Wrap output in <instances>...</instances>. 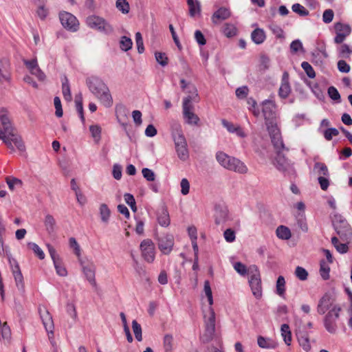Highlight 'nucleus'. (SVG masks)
Wrapping results in <instances>:
<instances>
[{
	"label": "nucleus",
	"mask_w": 352,
	"mask_h": 352,
	"mask_svg": "<svg viewBox=\"0 0 352 352\" xmlns=\"http://www.w3.org/2000/svg\"><path fill=\"white\" fill-rule=\"evenodd\" d=\"M0 334L2 338L4 340H9L11 338V330L7 322H4L0 327Z\"/></svg>",
	"instance_id": "49"
},
{
	"label": "nucleus",
	"mask_w": 352,
	"mask_h": 352,
	"mask_svg": "<svg viewBox=\"0 0 352 352\" xmlns=\"http://www.w3.org/2000/svg\"><path fill=\"white\" fill-rule=\"evenodd\" d=\"M339 135V131L336 128H328L327 129L324 130L323 132V135L324 138L330 141L332 140L333 136H337Z\"/></svg>",
	"instance_id": "57"
},
{
	"label": "nucleus",
	"mask_w": 352,
	"mask_h": 352,
	"mask_svg": "<svg viewBox=\"0 0 352 352\" xmlns=\"http://www.w3.org/2000/svg\"><path fill=\"white\" fill-rule=\"evenodd\" d=\"M142 173L144 178L148 182H154L155 180V174L150 168H144L142 170Z\"/></svg>",
	"instance_id": "55"
},
{
	"label": "nucleus",
	"mask_w": 352,
	"mask_h": 352,
	"mask_svg": "<svg viewBox=\"0 0 352 352\" xmlns=\"http://www.w3.org/2000/svg\"><path fill=\"white\" fill-rule=\"evenodd\" d=\"M296 276L300 280H305L308 277L307 271L302 267L298 266L295 270Z\"/></svg>",
	"instance_id": "56"
},
{
	"label": "nucleus",
	"mask_w": 352,
	"mask_h": 352,
	"mask_svg": "<svg viewBox=\"0 0 352 352\" xmlns=\"http://www.w3.org/2000/svg\"><path fill=\"white\" fill-rule=\"evenodd\" d=\"M276 294L283 297L285 293V280L283 276H279L276 284Z\"/></svg>",
	"instance_id": "33"
},
{
	"label": "nucleus",
	"mask_w": 352,
	"mask_h": 352,
	"mask_svg": "<svg viewBox=\"0 0 352 352\" xmlns=\"http://www.w3.org/2000/svg\"><path fill=\"white\" fill-rule=\"evenodd\" d=\"M228 217V210L226 206L217 205L214 208V221L217 225L226 222Z\"/></svg>",
	"instance_id": "16"
},
{
	"label": "nucleus",
	"mask_w": 352,
	"mask_h": 352,
	"mask_svg": "<svg viewBox=\"0 0 352 352\" xmlns=\"http://www.w3.org/2000/svg\"><path fill=\"white\" fill-rule=\"evenodd\" d=\"M135 42L138 53L142 54L144 52V47L142 34L139 32L135 34Z\"/></svg>",
	"instance_id": "61"
},
{
	"label": "nucleus",
	"mask_w": 352,
	"mask_h": 352,
	"mask_svg": "<svg viewBox=\"0 0 352 352\" xmlns=\"http://www.w3.org/2000/svg\"><path fill=\"white\" fill-rule=\"evenodd\" d=\"M175 149L177 156L181 160L186 161L188 158L189 154L187 146H177L175 147Z\"/></svg>",
	"instance_id": "40"
},
{
	"label": "nucleus",
	"mask_w": 352,
	"mask_h": 352,
	"mask_svg": "<svg viewBox=\"0 0 352 352\" xmlns=\"http://www.w3.org/2000/svg\"><path fill=\"white\" fill-rule=\"evenodd\" d=\"M86 83L90 91L100 100L105 107H111L113 98L107 85L98 77L87 78Z\"/></svg>",
	"instance_id": "2"
},
{
	"label": "nucleus",
	"mask_w": 352,
	"mask_h": 352,
	"mask_svg": "<svg viewBox=\"0 0 352 352\" xmlns=\"http://www.w3.org/2000/svg\"><path fill=\"white\" fill-rule=\"evenodd\" d=\"M124 198L125 202L130 206L133 212H135L137 211V206L133 195L130 193H125Z\"/></svg>",
	"instance_id": "46"
},
{
	"label": "nucleus",
	"mask_w": 352,
	"mask_h": 352,
	"mask_svg": "<svg viewBox=\"0 0 352 352\" xmlns=\"http://www.w3.org/2000/svg\"><path fill=\"white\" fill-rule=\"evenodd\" d=\"M157 245L160 251L164 254H168L173 247L174 239L172 234H164L157 239Z\"/></svg>",
	"instance_id": "11"
},
{
	"label": "nucleus",
	"mask_w": 352,
	"mask_h": 352,
	"mask_svg": "<svg viewBox=\"0 0 352 352\" xmlns=\"http://www.w3.org/2000/svg\"><path fill=\"white\" fill-rule=\"evenodd\" d=\"M296 336L298 341L299 342V344L302 347V349L308 351L311 349V344L309 342V334L305 331H302L300 329H298L296 331Z\"/></svg>",
	"instance_id": "22"
},
{
	"label": "nucleus",
	"mask_w": 352,
	"mask_h": 352,
	"mask_svg": "<svg viewBox=\"0 0 352 352\" xmlns=\"http://www.w3.org/2000/svg\"><path fill=\"white\" fill-rule=\"evenodd\" d=\"M234 269L241 276H245L249 274V268L248 269L246 265L241 262H236L234 264Z\"/></svg>",
	"instance_id": "52"
},
{
	"label": "nucleus",
	"mask_w": 352,
	"mask_h": 352,
	"mask_svg": "<svg viewBox=\"0 0 352 352\" xmlns=\"http://www.w3.org/2000/svg\"><path fill=\"white\" fill-rule=\"evenodd\" d=\"M248 271L250 276L249 285L252 294L256 298L260 299L262 297L263 291L259 270L256 265H252L249 267Z\"/></svg>",
	"instance_id": "4"
},
{
	"label": "nucleus",
	"mask_w": 352,
	"mask_h": 352,
	"mask_svg": "<svg viewBox=\"0 0 352 352\" xmlns=\"http://www.w3.org/2000/svg\"><path fill=\"white\" fill-rule=\"evenodd\" d=\"M275 102L272 100H265L262 102V112L265 120L272 119L275 116Z\"/></svg>",
	"instance_id": "15"
},
{
	"label": "nucleus",
	"mask_w": 352,
	"mask_h": 352,
	"mask_svg": "<svg viewBox=\"0 0 352 352\" xmlns=\"http://www.w3.org/2000/svg\"><path fill=\"white\" fill-rule=\"evenodd\" d=\"M13 263L11 260H10V263L11 265L12 272L16 282V286L18 289L21 292H24V283H23V276L21 272L19 265L16 260L13 259Z\"/></svg>",
	"instance_id": "13"
},
{
	"label": "nucleus",
	"mask_w": 352,
	"mask_h": 352,
	"mask_svg": "<svg viewBox=\"0 0 352 352\" xmlns=\"http://www.w3.org/2000/svg\"><path fill=\"white\" fill-rule=\"evenodd\" d=\"M216 159L223 167L228 170L241 174L245 173L248 171V168L241 161L235 157H230L222 151L217 153Z\"/></svg>",
	"instance_id": "3"
},
{
	"label": "nucleus",
	"mask_w": 352,
	"mask_h": 352,
	"mask_svg": "<svg viewBox=\"0 0 352 352\" xmlns=\"http://www.w3.org/2000/svg\"><path fill=\"white\" fill-rule=\"evenodd\" d=\"M303 50V46L302 42L298 40L293 41L290 44V51L292 53L295 54L297 53L299 50Z\"/></svg>",
	"instance_id": "63"
},
{
	"label": "nucleus",
	"mask_w": 352,
	"mask_h": 352,
	"mask_svg": "<svg viewBox=\"0 0 352 352\" xmlns=\"http://www.w3.org/2000/svg\"><path fill=\"white\" fill-rule=\"evenodd\" d=\"M292 10L301 16L309 15V11L300 3H295L292 7Z\"/></svg>",
	"instance_id": "51"
},
{
	"label": "nucleus",
	"mask_w": 352,
	"mask_h": 352,
	"mask_svg": "<svg viewBox=\"0 0 352 352\" xmlns=\"http://www.w3.org/2000/svg\"><path fill=\"white\" fill-rule=\"evenodd\" d=\"M59 19L62 25L71 31L75 32L78 30V22L75 16L67 12H62L59 14Z\"/></svg>",
	"instance_id": "9"
},
{
	"label": "nucleus",
	"mask_w": 352,
	"mask_h": 352,
	"mask_svg": "<svg viewBox=\"0 0 352 352\" xmlns=\"http://www.w3.org/2000/svg\"><path fill=\"white\" fill-rule=\"evenodd\" d=\"M155 57L156 61L162 67H165L168 65V58L165 53L156 52L155 53Z\"/></svg>",
	"instance_id": "47"
},
{
	"label": "nucleus",
	"mask_w": 352,
	"mask_h": 352,
	"mask_svg": "<svg viewBox=\"0 0 352 352\" xmlns=\"http://www.w3.org/2000/svg\"><path fill=\"white\" fill-rule=\"evenodd\" d=\"M132 329L135 335L136 340L139 342L142 340V327L140 324L135 320H133L132 322Z\"/></svg>",
	"instance_id": "42"
},
{
	"label": "nucleus",
	"mask_w": 352,
	"mask_h": 352,
	"mask_svg": "<svg viewBox=\"0 0 352 352\" xmlns=\"http://www.w3.org/2000/svg\"><path fill=\"white\" fill-rule=\"evenodd\" d=\"M76 111L78 113L80 120L82 122H85V117L83 113V105L82 96H76L75 100Z\"/></svg>",
	"instance_id": "41"
},
{
	"label": "nucleus",
	"mask_w": 352,
	"mask_h": 352,
	"mask_svg": "<svg viewBox=\"0 0 352 352\" xmlns=\"http://www.w3.org/2000/svg\"><path fill=\"white\" fill-rule=\"evenodd\" d=\"M223 32L227 37H232L236 34V28L232 24L226 23L223 27Z\"/></svg>",
	"instance_id": "50"
},
{
	"label": "nucleus",
	"mask_w": 352,
	"mask_h": 352,
	"mask_svg": "<svg viewBox=\"0 0 352 352\" xmlns=\"http://www.w3.org/2000/svg\"><path fill=\"white\" fill-rule=\"evenodd\" d=\"M336 33H342L344 34H350L351 29L349 25L344 24L341 22L336 23L334 25Z\"/></svg>",
	"instance_id": "35"
},
{
	"label": "nucleus",
	"mask_w": 352,
	"mask_h": 352,
	"mask_svg": "<svg viewBox=\"0 0 352 352\" xmlns=\"http://www.w3.org/2000/svg\"><path fill=\"white\" fill-rule=\"evenodd\" d=\"M89 131L95 141L98 142L101 138V128L98 125H91Z\"/></svg>",
	"instance_id": "48"
},
{
	"label": "nucleus",
	"mask_w": 352,
	"mask_h": 352,
	"mask_svg": "<svg viewBox=\"0 0 352 352\" xmlns=\"http://www.w3.org/2000/svg\"><path fill=\"white\" fill-rule=\"evenodd\" d=\"M276 236L283 240H287L290 239L292 234L290 230L285 226H280L276 228Z\"/></svg>",
	"instance_id": "30"
},
{
	"label": "nucleus",
	"mask_w": 352,
	"mask_h": 352,
	"mask_svg": "<svg viewBox=\"0 0 352 352\" xmlns=\"http://www.w3.org/2000/svg\"><path fill=\"white\" fill-rule=\"evenodd\" d=\"M43 223L47 233L52 234L55 232L56 220L52 214H47L45 216Z\"/></svg>",
	"instance_id": "25"
},
{
	"label": "nucleus",
	"mask_w": 352,
	"mask_h": 352,
	"mask_svg": "<svg viewBox=\"0 0 352 352\" xmlns=\"http://www.w3.org/2000/svg\"><path fill=\"white\" fill-rule=\"evenodd\" d=\"M332 222L336 233L343 241L352 239V229L345 219L340 215H335Z\"/></svg>",
	"instance_id": "5"
},
{
	"label": "nucleus",
	"mask_w": 352,
	"mask_h": 352,
	"mask_svg": "<svg viewBox=\"0 0 352 352\" xmlns=\"http://www.w3.org/2000/svg\"><path fill=\"white\" fill-rule=\"evenodd\" d=\"M276 153L274 165L279 170L285 172L290 168V162L281 151H277Z\"/></svg>",
	"instance_id": "17"
},
{
	"label": "nucleus",
	"mask_w": 352,
	"mask_h": 352,
	"mask_svg": "<svg viewBox=\"0 0 352 352\" xmlns=\"http://www.w3.org/2000/svg\"><path fill=\"white\" fill-rule=\"evenodd\" d=\"M116 6L122 14H128L130 10L129 4L126 0H117Z\"/></svg>",
	"instance_id": "39"
},
{
	"label": "nucleus",
	"mask_w": 352,
	"mask_h": 352,
	"mask_svg": "<svg viewBox=\"0 0 352 352\" xmlns=\"http://www.w3.org/2000/svg\"><path fill=\"white\" fill-rule=\"evenodd\" d=\"M292 88L289 82V74L285 72L282 76L281 84L278 89V96L282 99H286L290 94Z\"/></svg>",
	"instance_id": "14"
},
{
	"label": "nucleus",
	"mask_w": 352,
	"mask_h": 352,
	"mask_svg": "<svg viewBox=\"0 0 352 352\" xmlns=\"http://www.w3.org/2000/svg\"><path fill=\"white\" fill-rule=\"evenodd\" d=\"M183 116L186 122L190 125L199 126L200 119L197 115L193 112L194 106L190 104V99L183 100Z\"/></svg>",
	"instance_id": "8"
},
{
	"label": "nucleus",
	"mask_w": 352,
	"mask_h": 352,
	"mask_svg": "<svg viewBox=\"0 0 352 352\" xmlns=\"http://www.w3.org/2000/svg\"><path fill=\"white\" fill-rule=\"evenodd\" d=\"M333 305V299L328 294H325L319 300L317 311L319 314H324L329 309H331Z\"/></svg>",
	"instance_id": "19"
},
{
	"label": "nucleus",
	"mask_w": 352,
	"mask_h": 352,
	"mask_svg": "<svg viewBox=\"0 0 352 352\" xmlns=\"http://www.w3.org/2000/svg\"><path fill=\"white\" fill-rule=\"evenodd\" d=\"M140 249L142 255L148 263H152L155 259V246L151 239H144L141 242Z\"/></svg>",
	"instance_id": "10"
},
{
	"label": "nucleus",
	"mask_w": 352,
	"mask_h": 352,
	"mask_svg": "<svg viewBox=\"0 0 352 352\" xmlns=\"http://www.w3.org/2000/svg\"><path fill=\"white\" fill-rule=\"evenodd\" d=\"M6 182L10 190H13L14 189V186L21 187L23 182L21 179H17L16 177H12V179L7 177Z\"/></svg>",
	"instance_id": "58"
},
{
	"label": "nucleus",
	"mask_w": 352,
	"mask_h": 352,
	"mask_svg": "<svg viewBox=\"0 0 352 352\" xmlns=\"http://www.w3.org/2000/svg\"><path fill=\"white\" fill-rule=\"evenodd\" d=\"M281 336L284 342L287 346H290L292 343V332L289 326L287 324H283L280 327Z\"/></svg>",
	"instance_id": "29"
},
{
	"label": "nucleus",
	"mask_w": 352,
	"mask_h": 352,
	"mask_svg": "<svg viewBox=\"0 0 352 352\" xmlns=\"http://www.w3.org/2000/svg\"><path fill=\"white\" fill-rule=\"evenodd\" d=\"M210 316L205 320V329L215 330V314L213 309L209 308Z\"/></svg>",
	"instance_id": "34"
},
{
	"label": "nucleus",
	"mask_w": 352,
	"mask_h": 352,
	"mask_svg": "<svg viewBox=\"0 0 352 352\" xmlns=\"http://www.w3.org/2000/svg\"><path fill=\"white\" fill-rule=\"evenodd\" d=\"M38 311L46 331L48 333L53 334L54 325L52 315L45 307H39Z\"/></svg>",
	"instance_id": "12"
},
{
	"label": "nucleus",
	"mask_w": 352,
	"mask_h": 352,
	"mask_svg": "<svg viewBox=\"0 0 352 352\" xmlns=\"http://www.w3.org/2000/svg\"><path fill=\"white\" fill-rule=\"evenodd\" d=\"M53 263L58 275L60 276H66L67 275V271L63 265L61 258L56 260Z\"/></svg>",
	"instance_id": "37"
},
{
	"label": "nucleus",
	"mask_w": 352,
	"mask_h": 352,
	"mask_svg": "<svg viewBox=\"0 0 352 352\" xmlns=\"http://www.w3.org/2000/svg\"><path fill=\"white\" fill-rule=\"evenodd\" d=\"M133 45L132 40L126 36H123L120 38V47L124 52H127L131 49Z\"/></svg>",
	"instance_id": "38"
},
{
	"label": "nucleus",
	"mask_w": 352,
	"mask_h": 352,
	"mask_svg": "<svg viewBox=\"0 0 352 352\" xmlns=\"http://www.w3.org/2000/svg\"><path fill=\"white\" fill-rule=\"evenodd\" d=\"M231 15L229 9L221 7L214 12L211 17L212 21L214 24L219 23L221 21L228 19Z\"/></svg>",
	"instance_id": "20"
},
{
	"label": "nucleus",
	"mask_w": 352,
	"mask_h": 352,
	"mask_svg": "<svg viewBox=\"0 0 352 352\" xmlns=\"http://www.w3.org/2000/svg\"><path fill=\"white\" fill-rule=\"evenodd\" d=\"M301 67L304 69L308 77H309L310 78H314L316 76V73L312 66L308 62H302L301 63Z\"/></svg>",
	"instance_id": "53"
},
{
	"label": "nucleus",
	"mask_w": 352,
	"mask_h": 352,
	"mask_svg": "<svg viewBox=\"0 0 352 352\" xmlns=\"http://www.w3.org/2000/svg\"><path fill=\"white\" fill-rule=\"evenodd\" d=\"M28 246L41 260L44 259L45 254L36 243L30 242L28 243Z\"/></svg>",
	"instance_id": "43"
},
{
	"label": "nucleus",
	"mask_w": 352,
	"mask_h": 352,
	"mask_svg": "<svg viewBox=\"0 0 352 352\" xmlns=\"http://www.w3.org/2000/svg\"><path fill=\"white\" fill-rule=\"evenodd\" d=\"M88 25L107 34L113 32V28L105 19L98 16H90L87 19Z\"/></svg>",
	"instance_id": "7"
},
{
	"label": "nucleus",
	"mask_w": 352,
	"mask_h": 352,
	"mask_svg": "<svg viewBox=\"0 0 352 352\" xmlns=\"http://www.w3.org/2000/svg\"><path fill=\"white\" fill-rule=\"evenodd\" d=\"M187 3L189 7V14L190 16L193 17L197 14H200L201 5L198 1L194 2V0H187Z\"/></svg>",
	"instance_id": "31"
},
{
	"label": "nucleus",
	"mask_w": 352,
	"mask_h": 352,
	"mask_svg": "<svg viewBox=\"0 0 352 352\" xmlns=\"http://www.w3.org/2000/svg\"><path fill=\"white\" fill-rule=\"evenodd\" d=\"M0 139L12 153L15 151L14 145L21 152L25 151L22 138L12 126L4 108H0Z\"/></svg>",
	"instance_id": "1"
},
{
	"label": "nucleus",
	"mask_w": 352,
	"mask_h": 352,
	"mask_svg": "<svg viewBox=\"0 0 352 352\" xmlns=\"http://www.w3.org/2000/svg\"><path fill=\"white\" fill-rule=\"evenodd\" d=\"M251 38L255 44L260 45L263 43L266 38L265 32L263 29L257 28L252 32Z\"/></svg>",
	"instance_id": "24"
},
{
	"label": "nucleus",
	"mask_w": 352,
	"mask_h": 352,
	"mask_svg": "<svg viewBox=\"0 0 352 352\" xmlns=\"http://www.w3.org/2000/svg\"><path fill=\"white\" fill-rule=\"evenodd\" d=\"M334 16V12L331 9L325 10L322 14V21L325 23H331Z\"/></svg>",
	"instance_id": "64"
},
{
	"label": "nucleus",
	"mask_w": 352,
	"mask_h": 352,
	"mask_svg": "<svg viewBox=\"0 0 352 352\" xmlns=\"http://www.w3.org/2000/svg\"><path fill=\"white\" fill-rule=\"evenodd\" d=\"M330 267L324 260L320 261V276L324 280L329 278Z\"/></svg>",
	"instance_id": "36"
},
{
	"label": "nucleus",
	"mask_w": 352,
	"mask_h": 352,
	"mask_svg": "<svg viewBox=\"0 0 352 352\" xmlns=\"http://www.w3.org/2000/svg\"><path fill=\"white\" fill-rule=\"evenodd\" d=\"M172 136L175 142V147L187 146L186 138L180 128L175 129L172 133Z\"/></svg>",
	"instance_id": "23"
},
{
	"label": "nucleus",
	"mask_w": 352,
	"mask_h": 352,
	"mask_svg": "<svg viewBox=\"0 0 352 352\" xmlns=\"http://www.w3.org/2000/svg\"><path fill=\"white\" fill-rule=\"evenodd\" d=\"M62 92L63 97L66 100L70 101L72 100L70 86L69 80L66 76H64L62 80Z\"/></svg>",
	"instance_id": "32"
},
{
	"label": "nucleus",
	"mask_w": 352,
	"mask_h": 352,
	"mask_svg": "<svg viewBox=\"0 0 352 352\" xmlns=\"http://www.w3.org/2000/svg\"><path fill=\"white\" fill-rule=\"evenodd\" d=\"M328 95L333 100L337 101L338 102H340V94L336 87L333 86L329 87L328 88Z\"/></svg>",
	"instance_id": "59"
},
{
	"label": "nucleus",
	"mask_w": 352,
	"mask_h": 352,
	"mask_svg": "<svg viewBox=\"0 0 352 352\" xmlns=\"http://www.w3.org/2000/svg\"><path fill=\"white\" fill-rule=\"evenodd\" d=\"M99 214L101 221L107 223L109 221L111 210L106 204H101L99 207Z\"/></svg>",
	"instance_id": "28"
},
{
	"label": "nucleus",
	"mask_w": 352,
	"mask_h": 352,
	"mask_svg": "<svg viewBox=\"0 0 352 352\" xmlns=\"http://www.w3.org/2000/svg\"><path fill=\"white\" fill-rule=\"evenodd\" d=\"M215 330L205 329L204 334L201 336L200 339L203 343L210 342L214 337Z\"/></svg>",
	"instance_id": "45"
},
{
	"label": "nucleus",
	"mask_w": 352,
	"mask_h": 352,
	"mask_svg": "<svg viewBox=\"0 0 352 352\" xmlns=\"http://www.w3.org/2000/svg\"><path fill=\"white\" fill-rule=\"evenodd\" d=\"M157 219L161 226L167 227L170 225V220L169 214L164 205H162L160 208L157 210Z\"/></svg>",
	"instance_id": "21"
},
{
	"label": "nucleus",
	"mask_w": 352,
	"mask_h": 352,
	"mask_svg": "<svg viewBox=\"0 0 352 352\" xmlns=\"http://www.w3.org/2000/svg\"><path fill=\"white\" fill-rule=\"evenodd\" d=\"M83 272L88 281L94 286H96L95 280V267L93 265L83 267Z\"/></svg>",
	"instance_id": "27"
},
{
	"label": "nucleus",
	"mask_w": 352,
	"mask_h": 352,
	"mask_svg": "<svg viewBox=\"0 0 352 352\" xmlns=\"http://www.w3.org/2000/svg\"><path fill=\"white\" fill-rule=\"evenodd\" d=\"M54 104L56 109L55 114L58 118L63 116V112L62 109V104L59 97L56 96L54 98Z\"/></svg>",
	"instance_id": "60"
},
{
	"label": "nucleus",
	"mask_w": 352,
	"mask_h": 352,
	"mask_svg": "<svg viewBox=\"0 0 352 352\" xmlns=\"http://www.w3.org/2000/svg\"><path fill=\"white\" fill-rule=\"evenodd\" d=\"M341 308L338 305H334L324 318V326L330 333L334 334L338 329L337 320L340 317Z\"/></svg>",
	"instance_id": "6"
},
{
	"label": "nucleus",
	"mask_w": 352,
	"mask_h": 352,
	"mask_svg": "<svg viewBox=\"0 0 352 352\" xmlns=\"http://www.w3.org/2000/svg\"><path fill=\"white\" fill-rule=\"evenodd\" d=\"M173 338L170 334L165 335L164 338V351L173 350Z\"/></svg>",
	"instance_id": "62"
},
{
	"label": "nucleus",
	"mask_w": 352,
	"mask_h": 352,
	"mask_svg": "<svg viewBox=\"0 0 352 352\" xmlns=\"http://www.w3.org/2000/svg\"><path fill=\"white\" fill-rule=\"evenodd\" d=\"M269 133L270 135L272 143L276 151H280L285 148L284 144L280 137V132L276 127H272L269 129Z\"/></svg>",
	"instance_id": "18"
},
{
	"label": "nucleus",
	"mask_w": 352,
	"mask_h": 352,
	"mask_svg": "<svg viewBox=\"0 0 352 352\" xmlns=\"http://www.w3.org/2000/svg\"><path fill=\"white\" fill-rule=\"evenodd\" d=\"M186 93L188 94V96L185 97L184 100H186L187 98L190 99V104H192V102H198L199 96L197 93V89L195 86L192 84H189L186 90H184Z\"/></svg>",
	"instance_id": "26"
},
{
	"label": "nucleus",
	"mask_w": 352,
	"mask_h": 352,
	"mask_svg": "<svg viewBox=\"0 0 352 352\" xmlns=\"http://www.w3.org/2000/svg\"><path fill=\"white\" fill-rule=\"evenodd\" d=\"M204 290L205 294L208 298V303H209L210 306L211 307L213 304L212 292V289L210 287V282L208 280L204 281Z\"/></svg>",
	"instance_id": "44"
},
{
	"label": "nucleus",
	"mask_w": 352,
	"mask_h": 352,
	"mask_svg": "<svg viewBox=\"0 0 352 352\" xmlns=\"http://www.w3.org/2000/svg\"><path fill=\"white\" fill-rule=\"evenodd\" d=\"M352 54V50L347 44H342L339 50V56L348 58L349 55Z\"/></svg>",
	"instance_id": "54"
}]
</instances>
